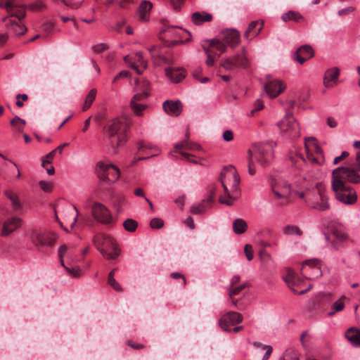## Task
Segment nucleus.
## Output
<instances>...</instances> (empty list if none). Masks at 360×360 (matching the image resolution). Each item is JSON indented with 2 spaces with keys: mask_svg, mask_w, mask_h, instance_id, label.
<instances>
[{
  "mask_svg": "<svg viewBox=\"0 0 360 360\" xmlns=\"http://www.w3.org/2000/svg\"><path fill=\"white\" fill-rule=\"evenodd\" d=\"M130 124V119L122 116L111 120L105 126L104 142L112 148V153H116L117 148L127 141Z\"/></svg>",
  "mask_w": 360,
  "mask_h": 360,
  "instance_id": "nucleus-1",
  "label": "nucleus"
},
{
  "mask_svg": "<svg viewBox=\"0 0 360 360\" xmlns=\"http://www.w3.org/2000/svg\"><path fill=\"white\" fill-rule=\"evenodd\" d=\"M271 142L259 143L254 144L248 150V173L250 175L256 174L255 165L262 167H269L274 160V147Z\"/></svg>",
  "mask_w": 360,
  "mask_h": 360,
  "instance_id": "nucleus-2",
  "label": "nucleus"
},
{
  "mask_svg": "<svg viewBox=\"0 0 360 360\" xmlns=\"http://www.w3.org/2000/svg\"><path fill=\"white\" fill-rule=\"evenodd\" d=\"M220 181L224 188L225 194L230 198L224 200L219 198V202L222 204L231 205L233 200L239 195L238 186L240 184V177L233 165H229L224 168L220 174Z\"/></svg>",
  "mask_w": 360,
  "mask_h": 360,
  "instance_id": "nucleus-3",
  "label": "nucleus"
},
{
  "mask_svg": "<svg viewBox=\"0 0 360 360\" xmlns=\"http://www.w3.org/2000/svg\"><path fill=\"white\" fill-rule=\"evenodd\" d=\"M339 169H335L331 174V186L335 193V198L345 205H354L357 200L356 193L346 182H342L340 177L336 176V172Z\"/></svg>",
  "mask_w": 360,
  "mask_h": 360,
  "instance_id": "nucleus-4",
  "label": "nucleus"
},
{
  "mask_svg": "<svg viewBox=\"0 0 360 360\" xmlns=\"http://www.w3.org/2000/svg\"><path fill=\"white\" fill-rule=\"evenodd\" d=\"M306 203L310 208L319 212L330 209L328 193L323 182L316 183L311 192L307 195Z\"/></svg>",
  "mask_w": 360,
  "mask_h": 360,
  "instance_id": "nucleus-5",
  "label": "nucleus"
},
{
  "mask_svg": "<svg viewBox=\"0 0 360 360\" xmlns=\"http://www.w3.org/2000/svg\"><path fill=\"white\" fill-rule=\"evenodd\" d=\"M93 243L106 259H115L120 255L117 245L110 236L98 233L93 238Z\"/></svg>",
  "mask_w": 360,
  "mask_h": 360,
  "instance_id": "nucleus-6",
  "label": "nucleus"
},
{
  "mask_svg": "<svg viewBox=\"0 0 360 360\" xmlns=\"http://www.w3.org/2000/svg\"><path fill=\"white\" fill-rule=\"evenodd\" d=\"M271 189L280 205H286L291 195V186L286 181L278 178L274 179L271 183Z\"/></svg>",
  "mask_w": 360,
  "mask_h": 360,
  "instance_id": "nucleus-7",
  "label": "nucleus"
},
{
  "mask_svg": "<svg viewBox=\"0 0 360 360\" xmlns=\"http://www.w3.org/2000/svg\"><path fill=\"white\" fill-rule=\"evenodd\" d=\"M96 169L99 179L109 184L117 181L120 176V172L116 166L104 161H99Z\"/></svg>",
  "mask_w": 360,
  "mask_h": 360,
  "instance_id": "nucleus-8",
  "label": "nucleus"
},
{
  "mask_svg": "<svg viewBox=\"0 0 360 360\" xmlns=\"http://www.w3.org/2000/svg\"><path fill=\"white\" fill-rule=\"evenodd\" d=\"M304 148L307 158L310 162L319 165L325 162L323 152L315 137L311 136L304 138Z\"/></svg>",
  "mask_w": 360,
  "mask_h": 360,
  "instance_id": "nucleus-9",
  "label": "nucleus"
},
{
  "mask_svg": "<svg viewBox=\"0 0 360 360\" xmlns=\"http://www.w3.org/2000/svg\"><path fill=\"white\" fill-rule=\"evenodd\" d=\"M277 125L281 132L289 138L295 139L300 136L299 124L291 112H287Z\"/></svg>",
  "mask_w": 360,
  "mask_h": 360,
  "instance_id": "nucleus-10",
  "label": "nucleus"
},
{
  "mask_svg": "<svg viewBox=\"0 0 360 360\" xmlns=\"http://www.w3.org/2000/svg\"><path fill=\"white\" fill-rule=\"evenodd\" d=\"M139 87L141 92L135 94L131 100L130 105L134 114L137 116L142 115V112L147 108L146 105L139 103V101H143L149 96L150 83L148 80H143L139 82Z\"/></svg>",
  "mask_w": 360,
  "mask_h": 360,
  "instance_id": "nucleus-11",
  "label": "nucleus"
},
{
  "mask_svg": "<svg viewBox=\"0 0 360 360\" xmlns=\"http://www.w3.org/2000/svg\"><path fill=\"white\" fill-rule=\"evenodd\" d=\"M221 65L226 70H234L238 68H248L250 61L247 56L245 48L243 47L241 51L235 54L232 58L229 57L223 58Z\"/></svg>",
  "mask_w": 360,
  "mask_h": 360,
  "instance_id": "nucleus-12",
  "label": "nucleus"
},
{
  "mask_svg": "<svg viewBox=\"0 0 360 360\" xmlns=\"http://www.w3.org/2000/svg\"><path fill=\"white\" fill-rule=\"evenodd\" d=\"M30 238L34 245L39 249L43 247H52L57 238L54 233L39 232L36 230L31 231Z\"/></svg>",
  "mask_w": 360,
  "mask_h": 360,
  "instance_id": "nucleus-13",
  "label": "nucleus"
},
{
  "mask_svg": "<svg viewBox=\"0 0 360 360\" xmlns=\"http://www.w3.org/2000/svg\"><path fill=\"white\" fill-rule=\"evenodd\" d=\"M302 276L308 280L316 279L321 276L322 271L318 259H309L302 264L301 269Z\"/></svg>",
  "mask_w": 360,
  "mask_h": 360,
  "instance_id": "nucleus-14",
  "label": "nucleus"
},
{
  "mask_svg": "<svg viewBox=\"0 0 360 360\" xmlns=\"http://www.w3.org/2000/svg\"><path fill=\"white\" fill-rule=\"evenodd\" d=\"M91 213L94 218L100 223L110 224L112 222L110 211L101 202H96L93 204Z\"/></svg>",
  "mask_w": 360,
  "mask_h": 360,
  "instance_id": "nucleus-15",
  "label": "nucleus"
},
{
  "mask_svg": "<svg viewBox=\"0 0 360 360\" xmlns=\"http://www.w3.org/2000/svg\"><path fill=\"white\" fill-rule=\"evenodd\" d=\"M0 7L5 8L10 16L16 17L20 22L26 14L25 6L15 4L14 0H0Z\"/></svg>",
  "mask_w": 360,
  "mask_h": 360,
  "instance_id": "nucleus-16",
  "label": "nucleus"
},
{
  "mask_svg": "<svg viewBox=\"0 0 360 360\" xmlns=\"http://www.w3.org/2000/svg\"><path fill=\"white\" fill-rule=\"evenodd\" d=\"M336 169H339L336 172V176L340 177L341 181L346 182L347 181L352 184L360 183V175L358 174L360 170H358L357 167H338Z\"/></svg>",
  "mask_w": 360,
  "mask_h": 360,
  "instance_id": "nucleus-17",
  "label": "nucleus"
},
{
  "mask_svg": "<svg viewBox=\"0 0 360 360\" xmlns=\"http://www.w3.org/2000/svg\"><path fill=\"white\" fill-rule=\"evenodd\" d=\"M243 321L242 315L236 311H229L225 314L219 320V325L224 331H231V327Z\"/></svg>",
  "mask_w": 360,
  "mask_h": 360,
  "instance_id": "nucleus-18",
  "label": "nucleus"
},
{
  "mask_svg": "<svg viewBox=\"0 0 360 360\" xmlns=\"http://www.w3.org/2000/svg\"><path fill=\"white\" fill-rule=\"evenodd\" d=\"M283 279L286 284L288 285V286L295 294H304L311 288V285H310L307 288L298 291L296 289V287L301 286L302 281L294 271L291 270L288 271L287 275L283 278Z\"/></svg>",
  "mask_w": 360,
  "mask_h": 360,
  "instance_id": "nucleus-19",
  "label": "nucleus"
},
{
  "mask_svg": "<svg viewBox=\"0 0 360 360\" xmlns=\"http://www.w3.org/2000/svg\"><path fill=\"white\" fill-rule=\"evenodd\" d=\"M268 96L273 98L280 95L285 89V84L281 80L269 79L264 85Z\"/></svg>",
  "mask_w": 360,
  "mask_h": 360,
  "instance_id": "nucleus-20",
  "label": "nucleus"
},
{
  "mask_svg": "<svg viewBox=\"0 0 360 360\" xmlns=\"http://www.w3.org/2000/svg\"><path fill=\"white\" fill-rule=\"evenodd\" d=\"M148 49L150 53L151 58L155 65H162L164 64H172V60L168 57V56L162 53L160 47L152 46Z\"/></svg>",
  "mask_w": 360,
  "mask_h": 360,
  "instance_id": "nucleus-21",
  "label": "nucleus"
},
{
  "mask_svg": "<svg viewBox=\"0 0 360 360\" xmlns=\"http://www.w3.org/2000/svg\"><path fill=\"white\" fill-rule=\"evenodd\" d=\"M226 46L235 48L240 43V32L234 29L224 30L219 36Z\"/></svg>",
  "mask_w": 360,
  "mask_h": 360,
  "instance_id": "nucleus-22",
  "label": "nucleus"
},
{
  "mask_svg": "<svg viewBox=\"0 0 360 360\" xmlns=\"http://www.w3.org/2000/svg\"><path fill=\"white\" fill-rule=\"evenodd\" d=\"M314 51L311 46L309 45L301 46L295 54V60L300 64H303L306 60L314 56Z\"/></svg>",
  "mask_w": 360,
  "mask_h": 360,
  "instance_id": "nucleus-23",
  "label": "nucleus"
},
{
  "mask_svg": "<svg viewBox=\"0 0 360 360\" xmlns=\"http://www.w3.org/2000/svg\"><path fill=\"white\" fill-rule=\"evenodd\" d=\"M152 8V3L146 0L143 1L136 11V16L139 20L143 22H148L150 19V14Z\"/></svg>",
  "mask_w": 360,
  "mask_h": 360,
  "instance_id": "nucleus-24",
  "label": "nucleus"
},
{
  "mask_svg": "<svg viewBox=\"0 0 360 360\" xmlns=\"http://www.w3.org/2000/svg\"><path fill=\"white\" fill-rule=\"evenodd\" d=\"M22 221L19 217H12L7 219L3 226L2 236H6L18 229L22 226Z\"/></svg>",
  "mask_w": 360,
  "mask_h": 360,
  "instance_id": "nucleus-25",
  "label": "nucleus"
},
{
  "mask_svg": "<svg viewBox=\"0 0 360 360\" xmlns=\"http://www.w3.org/2000/svg\"><path fill=\"white\" fill-rule=\"evenodd\" d=\"M340 70L338 68H332L327 70L324 74L323 84L326 88H330L338 81Z\"/></svg>",
  "mask_w": 360,
  "mask_h": 360,
  "instance_id": "nucleus-26",
  "label": "nucleus"
},
{
  "mask_svg": "<svg viewBox=\"0 0 360 360\" xmlns=\"http://www.w3.org/2000/svg\"><path fill=\"white\" fill-rule=\"evenodd\" d=\"M131 63V68L136 70L138 74H141L148 66V62L144 59L141 52L136 53L133 62Z\"/></svg>",
  "mask_w": 360,
  "mask_h": 360,
  "instance_id": "nucleus-27",
  "label": "nucleus"
},
{
  "mask_svg": "<svg viewBox=\"0 0 360 360\" xmlns=\"http://www.w3.org/2000/svg\"><path fill=\"white\" fill-rule=\"evenodd\" d=\"M163 108L167 113L178 116L181 113V103L179 101H166L163 103Z\"/></svg>",
  "mask_w": 360,
  "mask_h": 360,
  "instance_id": "nucleus-28",
  "label": "nucleus"
},
{
  "mask_svg": "<svg viewBox=\"0 0 360 360\" xmlns=\"http://www.w3.org/2000/svg\"><path fill=\"white\" fill-rule=\"evenodd\" d=\"M345 338L350 344L356 347H360V330L356 328H350L345 332Z\"/></svg>",
  "mask_w": 360,
  "mask_h": 360,
  "instance_id": "nucleus-29",
  "label": "nucleus"
},
{
  "mask_svg": "<svg viewBox=\"0 0 360 360\" xmlns=\"http://www.w3.org/2000/svg\"><path fill=\"white\" fill-rule=\"evenodd\" d=\"M166 75L174 83H179L181 82L184 77L185 74L181 69H175L172 67H168L165 69Z\"/></svg>",
  "mask_w": 360,
  "mask_h": 360,
  "instance_id": "nucleus-30",
  "label": "nucleus"
},
{
  "mask_svg": "<svg viewBox=\"0 0 360 360\" xmlns=\"http://www.w3.org/2000/svg\"><path fill=\"white\" fill-rule=\"evenodd\" d=\"M2 21L6 23V26L11 25L13 32L18 35L23 34L27 32V27L24 25H20L18 22L11 20L9 16L2 18Z\"/></svg>",
  "mask_w": 360,
  "mask_h": 360,
  "instance_id": "nucleus-31",
  "label": "nucleus"
},
{
  "mask_svg": "<svg viewBox=\"0 0 360 360\" xmlns=\"http://www.w3.org/2000/svg\"><path fill=\"white\" fill-rule=\"evenodd\" d=\"M208 41L210 42V48L216 50L218 52V57L226 51L227 46L219 36L217 38L209 40Z\"/></svg>",
  "mask_w": 360,
  "mask_h": 360,
  "instance_id": "nucleus-32",
  "label": "nucleus"
},
{
  "mask_svg": "<svg viewBox=\"0 0 360 360\" xmlns=\"http://www.w3.org/2000/svg\"><path fill=\"white\" fill-rule=\"evenodd\" d=\"M4 193L5 195L11 200L13 210L15 212L20 211L22 207V205L18 195L10 190L6 191Z\"/></svg>",
  "mask_w": 360,
  "mask_h": 360,
  "instance_id": "nucleus-33",
  "label": "nucleus"
},
{
  "mask_svg": "<svg viewBox=\"0 0 360 360\" xmlns=\"http://www.w3.org/2000/svg\"><path fill=\"white\" fill-rule=\"evenodd\" d=\"M212 19V15L207 13L195 12L192 14V21L196 25H200L204 22H210Z\"/></svg>",
  "mask_w": 360,
  "mask_h": 360,
  "instance_id": "nucleus-34",
  "label": "nucleus"
},
{
  "mask_svg": "<svg viewBox=\"0 0 360 360\" xmlns=\"http://www.w3.org/2000/svg\"><path fill=\"white\" fill-rule=\"evenodd\" d=\"M258 25H259L258 21L251 22L248 26V28L244 33V37L246 39L253 38V37H256L259 33L261 30L262 29L263 24L260 23L259 27L258 29H256Z\"/></svg>",
  "mask_w": 360,
  "mask_h": 360,
  "instance_id": "nucleus-35",
  "label": "nucleus"
},
{
  "mask_svg": "<svg viewBox=\"0 0 360 360\" xmlns=\"http://www.w3.org/2000/svg\"><path fill=\"white\" fill-rule=\"evenodd\" d=\"M248 229L247 222L241 218L236 219L233 222V231L236 234L244 233Z\"/></svg>",
  "mask_w": 360,
  "mask_h": 360,
  "instance_id": "nucleus-36",
  "label": "nucleus"
},
{
  "mask_svg": "<svg viewBox=\"0 0 360 360\" xmlns=\"http://www.w3.org/2000/svg\"><path fill=\"white\" fill-rule=\"evenodd\" d=\"M175 148H176V151L179 153V151H180L179 150L182 149V148L188 149V150H198L200 149V146L196 143H192L188 140H184V141H181V143L176 144Z\"/></svg>",
  "mask_w": 360,
  "mask_h": 360,
  "instance_id": "nucleus-37",
  "label": "nucleus"
},
{
  "mask_svg": "<svg viewBox=\"0 0 360 360\" xmlns=\"http://www.w3.org/2000/svg\"><path fill=\"white\" fill-rule=\"evenodd\" d=\"M345 296H342L341 298H340L338 300L335 302L330 307V311H328V316H334L337 312L341 311L345 308V303L342 301L343 299H345Z\"/></svg>",
  "mask_w": 360,
  "mask_h": 360,
  "instance_id": "nucleus-38",
  "label": "nucleus"
},
{
  "mask_svg": "<svg viewBox=\"0 0 360 360\" xmlns=\"http://www.w3.org/2000/svg\"><path fill=\"white\" fill-rule=\"evenodd\" d=\"M281 18L282 20L285 22L288 20L300 22L301 20H302V16L298 12L292 11L283 13Z\"/></svg>",
  "mask_w": 360,
  "mask_h": 360,
  "instance_id": "nucleus-39",
  "label": "nucleus"
},
{
  "mask_svg": "<svg viewBox=\"0 0 360 360\" xmlns=\"http://www.w3.org/2000/svg\"><path fill=\"white\" fill-rule=\"evenodd\" d=\"M283 231L285 235H297L299 236L302 235V231L297 226L287 225L283 227Z\"/></svg>",
  "mask_w": 360,
  "mask_h": 360,
  "instance_id": "nucleus-40",
  "label": "nucleus"
},
{
  "mask_svg": "<svg viewBox=\"0 0 360 360\" xmlns=\"http://www.w3.org/2000/svg\"><path fill=\"white\" fill-rule=\"evenodd\" d=\"M248 286V284L246 283H242L237 286H229L228 288L229 298L232 299V297L240 293L244 288Z\"/></svg>",
  "mask_w": 360,
  "mask_h": 360,
  "instance_id": "nucleus-41",
  "label": "nucleus"
},
{
  "mask_svg": "<svg viewBox=\"0 0 360 360\" xmlns=\"http://www.w3.org/2000/svg\"><path fill=\"white\" fill-rule=\"evenodd\" d=\"M97 91L95 89H92L89 94H87L84 105L83 107V110H87L92 104L94 101L95 100L96 95Z\"/></svg>",
  "mask_w": 360,
  "mask_h": 360,
  "instance_id": "nucleus-42",
  "label": "nucleus"
},
{
  "mask_svg": "<svg viewBox=\"0 0 360 360\" xmlns=\"http://www.w3.org/2000/svg\"><path fill=\"white\" fill-rule=\"evenodd\" d=\"M206 207L205 205V200L202 202L193 205L190 208V212L193 214H202L205 212Z\"/></svg>",
  "mask_w": 360,
  "mask_h": 360,
  "instance_id": "nucleus-43",
  "label": "nucleus"
},
{
  "mask_svg": "<svg viewBox=\"0 0 360 360\" xmlns=\"http://www.w3.org/2000/svg\"><path fill=\"white\" fill-rule=\"evenodd\" d=\"M124 229L129 232H134L138 226L136 221L132 219H127L123 222Z\"/></svg>",
  "mask_w": 360,
  "mask_h": 360,
  "instance_id": "nucleus-44",
  "label": "nucleus"
},
{
  "mask_svg": "<svg viewBox=\"0 0 360 360\" xmlns=\"http://www.w3.org/2000/svg\"><path fill=\"white\" fill-rule=\"evenodd\" d=\"M136 0H107L108 4H112L116 2L117 4L122 8H128L135 3Z\"/></svg>",
  "mask_w": 360,
  "mask_h": 360,
  "instance_id": "nucleus-45",
  "label": "nucleus"
},
{
  "mask_svg": "<svg viewBox=\"0 0 360 360\" xmlns=\"http://www.w3.org/2000/svg\"><path fill=\"white\" fill-rule=\"evenodd\" d=\"M115 272V269H113L109 273L108 278V282L109 285L114 290H115L116 291H121L122 288H121L120 285L114 278Z\"/></svg>",
  "mask_w": 360,
  "mask_h": 360,
  "instance_id": "nucleus-46",
  "label": "nucleus"
},
{
  "mask_svg": "<svg viewBox=\"0 0 360 360\" xmlns=\"http://www.w3.org/2000/svg\"><path fill=\"white\" fill-rule=\"evenodd\" d=\"M332 234L338 241L343 242L347 240V236L343 231L342 229H332Z\"/></svg>",
  "mask_w": 360,
  "mask_h": 360,
  "instance_id": "nucleus-47",
  "label": "nucleus"
},
{
  "mask_svg": "<svg viewBox=\"0 0 360 360\" xmlns=\"http://www.w3.org/2000/svg\"><path fill=\"white\" fill-rule=\"evenodd\" d=\"M280 360H299L297 353L294 350H287Z\"/></svg>",
  "mask_w": 360,
  "mask_h": 360,
  "instance_id": "nucleus-48",
  "label": "nucleus"
},
{
  "mask_svg": "<svg viewBox=\"0 0 360 360\" xmlns=\"http://www.w3.org/2000/svg\"><path fill=\"white\" fill-rule=\"evenodd\" d=\"M202 48L207 55V60H206L205 63L207 66L211 67L214 63V60L211 55V51L210 50V48H207L204 45H202Z\"/></svg>",
  "mask_w": 360,
  "mask_h": 360,
  "instance_id": "nucleus-49",
  "label": "nucleus"
},
{
  "mask_svg": "<svg viewBox=\"0 0 360 360\" xmlns=\"http://www.w3.org/2000/svg\"><path fill=\"white\" fill-rule=\"evenodd\" d=\"M164 221L160 218H154L151 219L150 222V226L152 229H160L163 226Z\"/></svg>",
  "mask_w": 360,
  "mask_h": 360,
  "instance_id": "nucleus-50",
  "label": "nucleus"
},
{
  "mask_svg": "<svg viewBox=\"0 0 360 360\" xmlns=\"http://www.w3.org/2000/svg\"><path fill=\"white\" fill-rule=\"evenodd\" d=\"M65 269L72 277H78L80 275V269L78 266H65Z\"/></svg>",
  "mask_w": 360,
  "mask_h": 360,
  "instance_id": "nucleus-51",
  "label": "nucleus"
},
{
  "mask_svg": "<svg viewBox=\"0 0 360 360\" xmlns=\"http://www.w3.org/2000/svg\"><path fill=\"white\" fill-rule=\"evenodd\" d=\"M108 46L107 44H105L104 43H101V44L94 45L92 47V49L95 53H100L105 51L106 49H108Z\"/></svg>",
  "mask_w": 360,
  "mask_h": 360,
  "instance_id": "nucleus-52",
  "label": "nucleus"
},
{
  "mask_svg": "<svg viewBox=\"0 0 360 360\" xmlns=\"http://www.w3.org/2000/svg\"><path fill=\"white\" fill-rule=\"evenodd\" d=\"M244 252L247 257V259L248 261L252 260L253 258V251L252 245L250 244H246L244 248Z\"/></svg>",
  "mask_w": 360,
  "mask_h": 360,
  "instance_id": "nucleus-53",
  "label": "nucleus"
},
{
  "mask_svg": "<svg viewBox=\"0 0 360 360\" xmlns=\"http://www.w3.org/2000/svg\"><path fill=\"white\" fill-rule=\"evenodd\" d=\"M39 186L44 192H50L53 188V185L51 183L45 181H40Z\"/></svg>",
  "mask_w": 360,
  "mask_h": 360,
  "instance_id": "nucleus-54",
  "label": "nucleus"
},
{
  "mask_svg": "<svg viewBox=\"0 0 360 360\" xmlns=\"http://www.w3.org/2000/svg\"><path fill=\"white\" fill-rule=\"evenodd\" d=\"M129 76V72L127 70H122L120 72H119L113 79L112 83L115 84L117 80L122 79V78H127Z\"/></svg>",
  "mask_w": 360,
  "mask_h": 360,
  "instance_id": "nucleus-55",
  "label": "nucleus"
},
{
  "mask_svg": "<svg viewBox=\"0 0 360 360\" xmlns=\"http://www.w3.org/2000/svg\"><path fill=\"white\" fill-rule=\"evenodd\" d=\"M263 108H264V105H263L262 102L260 101L259 100H257L255 103L254 108L250 112V115H254L255 112H256Z\"/></svg>",
  "mask_w": 360,
  "mask_h": 360,
  "instance_id": "nucleus-56",
  "label": "nucleus"
},
{
  "mask_svg": "<svg viewBox=\"0 0 360 360\" xmlns=\"http://www.w3.org/2000/svg\"><path fill=\"white\" fill-rule=\"evenodd\" d=\"M179 153L183 156L184 159L189 162L193 163V164H198V161L191 158V155L189 153L179 151Z\"/></svg>",
  "mask_w": 360,
  "mask_h": 360,
  "instance_id": "nucleus-57",
  "label": "nucleus"
},
{
  "mask_svg": "<svg viewBox=\"0 0 360 360\" xmlns=\"http://www.w3.org/2000/svg\"><path fill=\"white\" fill-rule=\"evenodd\" d=\"M10 123L12 125H16V124H18L19 123H21L22 127H25V120H24L23 119L20 118V117L15 115L14 117V118L10 121Z\"/></svg>",
  "mask_w": 360,
  "mask_h": 360,
  "instance_id": "nucleus-58",
  "label": "nucleus"
},
{
  "mask_svg": "<svg viewBox=\"0 0 360 360\" xmlns=\"http://www.w3.org/2000/svg\"><path fill=\"white\" fill-rule=\"evenodd\" d=\"M124 202H125V198L123 196H121V195L117 196V202H116L115 206L116 207V208L118 211L120 210H121L122 206L124 204Z\"/></svg>",
  "mask_w": 360,
  "mask_h": 360,
  "instance_id": "nucleus-59",
  "label": "nucleus"
},
{
  "mask_svg": "<svg viewBox=\"0 0 360 360\" xmlns=\"http://www.w3.org/2000/svg\"><path fill=\"white\" fill-rule=\"evenodd\" d=\"M347 156H349V153L347 151H343L340 155L335 158L333 160V165L338 164L342 159L347 158Z\"/></svg>",
  "mask_w": 360,
  "mask_h": 360,
  "instance_id": "nucleus-60",
  "label": "nucleus"
},
{
  "mask_svg": "<svg viewBox=\"0 0 360 360\" xmlns=\"http://www.w3.org/2000/svg\"><path fill=\"white\" fill-rule=\"evenodd\" d=\"M215 193H216L215 188L214 187H212L210 191V195L207 196L206 200H204L205 202H207L210 203H212L214 201V196Z\"/></svg>",
  "mask_w": 360,
  "mask_h": 360,
  "instance_id": "nucleus-61",
  "label": "nucleus"
},
{
  "mask_svg": "<svg viewBox=\"0 0 360 360\" xmlns=\"http://www.w3.org/2000/svg\"><path fill=\"white\" fill-rule=\"evenodd\" d=\"M124 24V21L117 22L115 24L114 26L112 27V30L115 32H120Z\"/></svg>",
  "mask_w": 360,
  "mask_h": 360,
  "instance_id": "nucleus-62",
  "label": "nucleus"
},
{
  "mask_svg": "<svg viewBox=\"0 0 360 360\" xmlns=\"http://www.w3.org/2000/svg\"><path fill=\"white\" fill-rule=\"evenodd\" d=\"M353 11H354V8L353 7H347V8H342V9L338 11V14L340 16L345 15H347V14L350 13Z\"/></svg>",
  "mask_w": 360,
  "mask_h": 360,
  "instance_id": "nucleus-63",
  "label": "nucleus"
},
{
  "mask_svg": "<svg viewBox=\"0 0 360 360\" xmlns=\"http://www.w3.org/2000/svg\"><path fill=\"white\" fill-rule=\"evenodd\" d=\"M223 138L226 141H230L233 139V132L231 130H226L224 132Z\"/></svg>",
  "mask_w": 360,
  "mask_h": 360,
  "instance_id": "nucleus-64",
  "label": "nucleus"
}]
</instances>
